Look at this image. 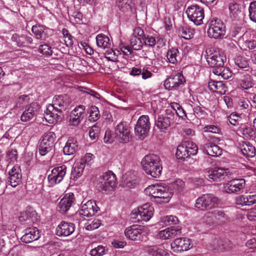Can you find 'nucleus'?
Wrapping results in <instances>:
<instances>
[{
    "label": "nucleus",
    "mask_w": 256,
    "mask_h": 256,
    "mask_svg": "<svg viewBox=\"0 0 256 256\" xmlns=\"http://www.w3.org/2000/svg\"><path fill=\"white\" fill-rule=\"evenodd\" d=\"M171 249L174 252L188 250L192 247V240L186 238H178L170 244Z\"/></svg>",
    "instance_id": "nucleus-18"
},
{
    "label": "nucleus",
    "mask_w": 256,
    "mask_h": 256,
    "mask_svg": "<svg viewBox=\"0 0 256 256\" xmlns=\"http://www.w3.org/2000/svg\"><path fill=\"white\" fill-rule=\"evenodd\" d=\"M246 186L244 179H234L224 185L223 190L228 194L242 192Z\"/></svg>",
    "instance_id": "nucleus-14"
},
{
    "label": "nucleus",
    "mask_w": 256,
    "mask_h": 256,
    "mask_svg": "<svg viewBox=\"0 0 256 256\" xmlns=\"http://www.w3.org/2000/svg\"><path fill=\"white\" fill-rule=\"evenodd\" d=\"M100 124L98 123L94 125L90 128L89 130V136L92 140H94L98 138V135L100 133Z\"/></svg>",
    "instance_id": "nucleus-52"
},
{
    "label": "nucleus",
    "mask_w": 256,
    "mask_h": 256,
    "mask_svg": "<svg viewBox=\"0 0 256 256\" xmlns=\"http://www.w3.org/2000/svg\"><path fill=\"white\" fill-rule=\"evenodd\" d=\"M175 117L174 112L170 109H167L164 114L158 116L155 122L156 126L158 129L164 131L170 126Z\"/></svg>",
    "instance_id": "nucleus-13"
},
{
    "label": "nucleus",
    "mask_w": 256,
    "mask_h": 256,
    "mask_svg": "<svg viewBox=\"0 0 256 256\" xmlns=\"http://www.w3.org/2000/svg\"><path fill=\"white\" fill-rule=\"evenodd\" d=\"M213 72L217 76H221L224 80H228L231 78L232 73L228 68L222 66H218L213 70Z\"/></svg>",
    "instance_id": "nucleus-42"
},
{
    "label": "nucleus",
    "mask_w": 256,
    "mask_h": 256,
    "mask_svg": "<svg viewBox=\"0 0 256 256\" xmlns=\"http://www.w3.org/2000/svg\"><path fill=\"white\" fill-rule=\"evenodd\" d=\"M120 10L124 12H132L134 4L132 0H117Z\"/></svg>",
    "instance_id": "nucleus-40"
},
{
    "label": "nucleus",
    "mask_w": 256,
    "mask_h": 256,
    "mask_svg": "<svg viewBox=\"0 0 256 256\" xmlns=\"http://www.w3.org/2000/svg\"><path fill=\"white\" fill-rule=\"evenodd\" d=\"M96 42L97 46L104 49L110 48L112 46L109 38L102 34L97 35Z\"/></svg>",
    "instance_id": "nucleus-38"
},
{
    "label": "nucleus",
    "mask_w": 256,
    "mask_h": 256,
    "mask_svg": "<svg viewBox=\"0 0 256 256\" xmlns=\"http://www.w3.org/2000/svg\"><path fill=\"white\" fill-rule=\"evenodd\" d=\"M8 180L12 187L16 186L21 182L22 174L20 166L16 164L8 172Z\"/></svg>",
    "instance_id": "nucleus-24"
},
{
    "label": "nucleus",
    "mask_w": 256,
    "mask_h": 256,
    "mask_svg": "<svg viewBox=\"0 0 256 256\" xmlns=\"http://www.w3.org/2000/svg\"><path fill=\"white\" fill-rule=\"evenodd\" d=\"M100 116L98 108L96 106L90 108V118L94 122L98 120Z\"/></svg>",
    "instance_id": "nucleus-57"
},
{
    "label": "nucleus",
    "mask_w": 256,
    "mask_h": 256,
    "mask_svg": "<svg viewBox=\"0 0 256 256\" xmlns=\"http://www.w3.org/2000/svg\"><path fill=\"white\" fill-rule=\"evenodd\" d=\"M168 62L172 64H176L180 60L179 50L178 48H172L169 49L166 54Z\"/></svg>",
    "instance_id": "nucleus-39"
},
{
    "label": "nucleus",
    "mask_w": 256,
    "mask_h": 256,
    "mask_svg": "<svg viewBox=\"0 0 256 256\" xmlns=\"http://www.w3.org/2000/svg\"><path fill=\"white\" fill-rule=\"evenodd\" d=\"M130 41L131 47L134 50H138L142 48V43L140 37L132 36Z\"/></svg>",
    "instance_id": "nucleus-54"
},
{
    "label": "nucleus",
    "mask_w": 256,
    "mask_h": 256,
    "mask_svg": "<svg viewBox=\"0 0 256 256\" xmlns=\"http://www.w3.org/2000/svg\"><path fill=\"white\" fill-rule=\"evenodd\" d=\"M179 33L180 36L184 38L189 40L193 37L194 30L190 26H185L180 28Z\"/></svg>",
    "instance_id": "nucleus-46"
},
{
    "label": "nucleus",
    "mask_w": 256,
    "mask_h": 256,
    "mask_svg": "<svg viewBox=\"0 0 256 256\" xmlns=\"http://www.w3.org/2000/svg\"><path fill=\"white\" fill-rule=\"evenodd\" d=\"M143 170L153 178H159L162 170L160 158L154 154L146 156L142 162Z\"/></svg>",
    "instance_id": "nucleus-3"
},
{
    "label": "nucleus",
    "mask_w": 256,
    "mask_h": 256,
    "mask_svg": "<svg viewBox=\"0 0 256 256\" xmlns=\"http://www.w3.org/2000/svg\"><path fill=\"white\" fill-rule=\"evenodd\" d=\"M220 128L214 125H208L204 128V132H210L214 134H218Z\"/></svg>",
    "instance_id": "nucleus-64"
},
{
    "label": "nucleus",
    "mask_w": 256,
    "mask_h": 256,
    "mask_svg": "<svg viewBox=\"0 0 256 256\" xmlns=\"http://www.w3.org/2000/svg\"><path fill=\"white\" fill-rule=\"evenodd\" d=\"M149 232L147 227L138 225H133L127 228L124 234L126 236L132 240H141Z\"/></svg>",
    "instance_id": "nucleus-8"
},
{
    "label": "nucleus",
    "mask_w": 256,
    "mask_h": 256,
    "mask_svg": "<svg viewBox=\"0 0 256 256\" xmlns=\"http://www.w3.org/2000/svg\"><path fill=\"white\" fill-rule=\"evenodd\" d=\"M40 238L38 229L36 228H27L24 230V234L22 236L21 240L25 243H30Z\"/></svg>",
    "instance_id": "nucleus-29"
},
{
    "label": "nucleus",
    "mask_w": 256,
    "mask_h": 256,
    "mask_svg": "<svg viewBox=\"0 0 256 256\" xmlns=\"http://www.w3.org/2000/svg\"><path fill=\"white\" fill-rule=\"evenodd\" d=\"M240 134H241L244 138H252L255 134V132L254 129L249 126H244L239 130Z\"/></svg>",
    "instance_id": "nucleus-48"
},
{
    "label": "nucleus",
    "mask_w": 256,
    "mask_h": 256,
    "mask_svg": "<svg viewBox=\"0 0 256 256\" xmlns=\"http://www.w3.org/2000/svg\"><path fill=\"white\" fill-rule=\"evenodd\" d=\"M55 139L56 136L53 132H48L46 134L43 136L39 146L40 154L44 156L50 152L54 146Z\"/></svg>",
    "instance_id": "nucleus-10"
},
{
    "label": "nucleus",
    "mask_w": 256,
    "mask_h": 256,
    "mask_svg": "<svg viewBox=\"0 0 256 256\" xmlns=\"http://www.w3.org/2000/svg\"><path fill=\"white\" fill-rule=\"evenodd\" d=\"M154 208L149 204H146L133 212L138 220L148 222L153 216Z\"/></svg>",
    "instance_id": "nucleus-15"
},
{
    "label": "nucleus",
    "mask_w": 256,
    "mask_h": 256,
    "mask_svg": "<svg viewBox=\"0 0 256 256\" xmlns=\"http://www.w3.org/2000/svg\"><path fill=\"white\" fill-rule=\"evenodd\" d=\"M242 47L246 50H256V39L254 38H248V34H244L242 36Z\"/></svg>",
    "instance_id": "nucleus-35"
},
{
    "label": "nucleus",
    "mask_w": 256,
    "mask_h": 256,
    "mask_svg": "<svg viewBox=\"0 0 256 256\" xmlns=\"http://www.w3.org/2000/svg\"><path fill=\"white\" fill-rule=\"evenodd\" d=\"M220 204V200L213 194L202 195L196 201L195 207L202 210H210L214 208Z\"/></svg>",
    "instance_id": "nucleus-4"
},
{
    "label": "nucleus",
    "mask_w": 256,
    "mask_h": 256,
    "mask_svg": "<svg viewBox=\"0 0 256 256\" xmlns=\"http://www.w3.org/2000/svg\"><path fill=\"white\" fill-rule=\"evenodd\" d=\"M123 186L132 188L138 183V178L136 172L129 171L125 173L122 176Z\"/></svg>",
    "instance_id": "nucleus-27"
},
{
    "label": "nucleus",
    "mask_w": 256,
    "mask_h": 256,
    "mask_svg": "<svg viewBox=\"0 0 256 256\" xmlns=\"http://www.w3.org/2000/svg\"><path fill=\"white\" fill-rule=\"evenodd\" d=\"M12 40L15 42L18 46H24V44H31L32 42V38L31 36L26 35L19 36L14 34L12 37Z\"/></svg>",
    "instance_id": "nucleus-36"
},
{
    "label": "nucleus",
    "mask_w": 256,
    "mask_h": 256,
    "mask_svg": "<svg viewBox=\"0 0 256 256\" xmlns=\"http://www.w3.org/2000/svg\"><path fill=\"white\" fill-rule=\"evenodd\" d=\"M78 150L76 140L72 138H68L63 148L64 153L66 155L74 154Z\"/></svg>",
    "instance_id": "nucleus-34"
},
{
    "label": "nucleus",
    "mask_w": 256,
    "mask_h": 256,
    "mask_svg": "<svg viewBox=\"0 0 256 256\" xmlns=\"http://www.w3.org/2000/svg\"><path fill=\"white\" fill-rule=\"evenodd\" d=\"M85 106L80 105L76 107L72 112L70 118V124L76 126L78 125L84 119V116Z\"/></svg>",
    "instance_id": "nucleus-22"
},
{
    "label": "nucleus",
    "mask_w": 256,
    "mask_h": 256,
    "mask_svg": "<svg viewBox=\"0 0 256 256\" xmlns=\"http://www.w3.org/2000/svg\"><path fill=\"white\" fill-rule=\"evenodd\" d=\"M216 248L220 252L229 250L232 248V244L228 239H219L216 241Z\"/></svg>",
    "instance_id": "nucleus-41"
},
{
    "label": "nucleus",
    "mask_w": 256,
    "mask_h": 256,
    "mask_svg": "<svg viewBox=\"0 0 256 256\" xmlns=\"http://www.w3.org/2000/svg\"><path fill=\"white\" fill-rule=\"evenodd\" d=\"M99 210L94 201L88 200L82 206L80 209L76 213V216L88 217L94 215Z\"/></svg>",
    "instance_id": "nucleus-17"
},
{
    "label": "nucleus",
    "mask_w": 256,
    "mask_h": 256,
    "mask_svg": "<svg viewBox=\"0 0 256 256\" xmlns=\"http://www.w3.org/2000/svg\"><path fill=\"white\" fill-rule=\"evenodd\" d=\"M208 87L210 90L219 94H224L227 90L226 86L221 81L211 80L208 82Z\"/></svg>",
    "instance_id": "nucleus-32"
},
{
    "label": "nucleus",
    "mask_w": 256,
    "mask_h": 256,
    "mask_svg": "<svg viewBox=\"0 0 256 256\" xmlns=\"http://www.w3.org/2000/svg\"><path fill=\"white\" fill-rule=\"evenodd\" d=\"M188 19L196 25H200L202 23L204 18L203 9L198 5H193L188 8L186 10Z\"/></svg>",
    "instance_id": "nucleus-12"
},
{
    "label": "nucleus",
    "mask_w": 256,
    "mask_h": 256,
    "mask_svg": "<svg viewBox=\"0 0 256 256\" xmlns=\"http://www.w3.org/2000/svg\"><path fill=\"white\" fill-rule=\"evenodd\" d=\"M204 148L208 154L212 156H218L222 154V149L218 146L212 143L206 144Z\"/></svg>",
    "instance_id": "nucleus-37"
},
{
    "label": "nucleus",
    "mask_w": 256,
    "mask_h": 256,
    "mask_svg": "<svg viewBox=\"0 0 256 256\" xmlns=\"http://www.w3.org/2000/svg\"><path fill=\"white\" fill-rule=\"evenodd\" d=\"M230 16L233 18L239 16L242 12L240 6L237 4H230L229 6Z\"/></svg>",
    "instance_id": "nucleus-53"
},
{
    "label": "nucleus",
    "mask_w": 256,
    "mask_h": 256,
    "mask_svg": "<svg viewBox=\"0 0 256 256\" xmlns=\"http://www.w3.org/2000/svg\"><path fill=\"white\" fill-rule=\"evenodd\" d=\"M193 114L196 117L198 118H204L206 115V112L200 106H197L193 108Z\"/></svg>",
    "instance_id": "nucleus-58"
},
{
    "label": "nucleus",
    "mask_w": 256,
    "mask_h": 256,
    "mask_svg": "<svg viewBox=\"0 0 256 256\" xmlns=\"http://www.w3.org/2000/svg\"><path fill=\"white\" fill-rule=\"evenodd\" d=\"M210 38L215 39L222 38L226 34V27L224 23L220 20L212 21L208 30Z\"/></svg>",
    "instance_id": "nucleus-11"
},
{
    "label": "nucleus",
    "mask_w": 256,
    "mask_h": 256,
    "mask_svg": "<svg viewBox=\"0 0 256 256\" xmlns=\"http://www.w3.org/2000/svg\"><path fill=\"white\" fill-rule=\"evenodd\" d=\"M202 224H200L199 231L206 232L216 222L214 216L212 212L206 213L202 218Z\"/></svg>",
    "instance_id": "nucleus-28"
},
{
    "label": "nucleus",
    "mask_w": 256,
    "mask_h": 256,
    "mask_svg": "<svg viewBox=\"0 0 256 256\" xmlns=\"http://www.w3.org/2000/svg\"><path fill=\"white\" fill-rule=\"evenodd\" d=\"M228 172V169L217 168L209 170L208 176L213 181L218 182L224 179Z\"/></svg>",
    "instance_id": "nucleus-30"
},
{
    "label": "nucleus",
    "mask_w": 256,
    "mask_h": 256,
    "mask_svg": "<svg viewBox=\"0 0 256 256\" xmlns=\"http://www.w3.org/2000/svg\"><path fill=\"white\" fill-rule=\"evenodd\" d=\"M39 51L43 54L48 56L52 55V52L51 47L46 44L41 45L39 48Z\"/></svg>",
    "instance_id": "nucleus-61"
},
{
    "label": "nucleus",
    "mask_w": 256,
    "mask_h": 256,
    "mask_svg": "<svg viewBox=\"0 0 256 256\" xmlns=\"http://www.w3.org/2000/svg\"><path fill=\"white\" fill-rule=\"evenodd\" d=\"M228 118L231 124L236 126L239 124L241 118L237 114L232 113L228 116Z\"/></svg>",
    "instance_id": "nucleus-59"
},
{
    "label": "nucleus",
    "mask_w": 256,
    "mask_h": 256,
    "mask_svg": "<svg viewBox=\"0 0 256 256\" xmlns=\"http://www.w3.org/2000/svg\"><path fill=\"white\" fill-rule=\"evenodd\" d=\"M248 11L250 19L254 22H256V1L250 3Z\"/></svg>",
    "instance_id": "nucleus-56"
},
{
    "label": "nucleus",
    "mask_w": 256,
    "mask_h": 256,
    "mask_svg": "<svg viewBox=\"0 0 256 256\" xmlns=\"http://www.w3.org/2000/svg\"><path fill=\"white\" fill-rule=\"evenodd\" d=\"M116 180L115 174L112 172L108 171L99 178L97 186L102 190H110L116 186Z\"/></svg>",
    "instance_id": "nucleus-7"
},
{
    "label": "nucleus",
    "mask_w": 256,
    "mask_h": 256,
    "mask_svg": "<svg viewBox=\"0 0 256 256\" xmlns=\"http://www.w3.org/2000/svg\"><path fill=\"white\" fill-rule=\"evenodd\" d=\"M74 200L72 193L66 194L58 205V210L62 212H66L72 206Z\"/></svg>",
    "instance_id": "nucleus-26"
},
{
    "label": "nucleus",
    "mask_w": 256,
    "mask_h": 256,
    "mask_svg": "<svg viewBox=\"0 0 256 256\" xmlns=\"http://www.w3.org/2000/svg\"><path fill=\"white\" fill-rule=\"evenodd\" d=\"M241 150L243 155L247 158H253L256 155V148L250 142L242 144Z\"/></svg>",
    "instance_id": "nucleus-44"
},
{
    "label": "nucleus",
    "mask_w": 256,
    "mask_h": 256,
    "mask_svg": "<svg viewBox=\"0 0 256 256\" xmlns=\"http://www.w3.org/2000/svg\"><path fill=\"white\" fill-rule=\"evenodd\" d=\"M40 106L38 102H33L27 106L25 110L23 112L20 116L22 121L27 122L36 116Z\"/></svg>",
    "instance_id": "nucleus-19"
},
{
    "label": "nucleus",
    "mask_w": 256,
    "mask_h": 256,
    "mask_svg": "<svg viewBox=\"0 0 256 256\" xmlns=\"http://www.w3.org/2000/svg\"><path fill=\"white\" fill-rule=\"evenodd\" d=\"M70 98L66 94L56 96L52 104H49L44 112V118L50 124H54L62 120V112L70 104Z\"/></svg>",
    "instance_id": "nucleus-2"
},
{
    "label": "nucleus",
    "mask_w": 256,
    "mask_h": 256,
    "mask_svg": "<svg viewBox=\"0 0 256 256\" xmlns=\"http://www.w3.org/2000/svg\"><path fill=\"white\" fill-rule=\"evenodd\" d=\"M142 39L144 44L149 47H154L156 44L158 47L164 44L162 39L159 38L156 40L154 37L151 36H144Z\"/></svg>",
    "instance_id": "nucleus-45"
},
{
    "label": "nucleus",
    "mask_w": 256,
    "mask_h": 256,
    "mask_svg": "<svg viewBox=\"0 0 256 256\" xmlns=\"http://www.w3.org/2000/svg\"><path fill=\"white\" fill-rule=\"evenodd\" d=\"M75 226L74 224L62 222L56 228V234L58 236H67L74 231Z\"/></svg>",
    "instance_id": "nucleus-25"
},
{
    "label": "nucleus",
    "mask_w": 256,
    "mask_h": 256,
    "mask_svg": "<svg viewBox=\"0 0 256 256\" xmlns=\"http://www.w3.org/2000/svg\"><path fill=\"white\" fill-rule=\"evenodd\" d=\"M198 148L192 142L185 141L182 142L177 148L176 155L180 160H184L190 155H194L198 152Z\"/></svg>",
    "instance_id": "nucleus-6"
},
{
    "label": "nucleus",
    "mask_w": 256,
    "mask_h": 256,
    "mask_svg": "<svg viewBox=\"0 0 256 256\" xmlns=\"http://www.w3.org/2000/svg\"><path fill=\"white\" fill-rule=\"evenodd\" d=\"M35 212H30L29 211H26L20 213V216H19V220L20 222H26L30 218L31 215H34Z\"/></svg>",
    "instance_id": "nucleus-62"
},
{
    "label": "nucleus",
    "mask_w": 256,
    "mask_h": 256,
    "mask_svg": "<svg viewBox=\"0 0 256 256\" xmlns=\"http://www.w3.org/2000/svg\"><path fill=\"white\" fill-rule=\"evenodd\" d=\"M84 162L83 160H78L73 165L71 172V176L74 179L78 178L80 177L85 168Z\"/></svg>",
    "instance_id": "nucleus-33"
},
{
    "label": "nucleus",
    "mask_w": 256,
    "mask_h": 256,
    "mask_svg": "<svg viewBox=\"0 0 256 256\" xmlns=\"http://www.w3.org/2000/svg\"><path fill=\"white\" fill-rule=\"evenodd\" d=\"M100 224L101 221L99 219L90 220L85 224V228L88 230H92L98 228Z\"/></svg>",
    "instance_id": "nucleus-55"
},
{
    "label": "nucleus",
    "mask_w": 256,
    "mask_h": 256,
    "mask_svg": "<svg viewBox=\"0 0 256 256\" xmlns=\"http://www.w3.org/2000/svg\"><path fill=\"white\" fill-rule=\"evenodd\" d=\"M108 252V249L104 246L100 245L92 248L90 251L91 256H102Z\"/></svg>",
    "instance_id": "nucleus-51"
},
{
    "label": "nucleus",
    "mask_w": 256,
    "mask_h": 256,
    "mask_svg": "<svg viewBox=\"0 0 256 256\" xmlns=\"http://www.w3.org/2000/svg\"><path fill=\"white\" fill-rule=\"evenodd\" d=\"M252 76L250 74L244 75L238 80V85L244 90H248L253 86Z\"/></svg>",
    "instance_id": "nucleus-43"
},
{
    "label": "nucleus",
    "mask_w": 256,
    "mask_h": 256,
    "mask_svg": "<svg viewBox=\"0 0 256 256\" xmlns=\"http://www.w3.org/2000/svg\"><path fill=\"white\" fill-rule=\"evenodd\" d=\"M205 56L208 64L216 68L224 66L226 61V56L223 52L218 48H212L206 51Z\"/></svg>",
    "instance_id": "nucleus-5"
},
{
    "label": "nucleus",
    "mask_w": 256,
    "mask_h": 256,
    "mask_svg": "<svg viewBox=\"0 0 256 256\" xmlns=\"http://www.w3.org/2000/svg\"><path fill=\"white\" fill-rule=\"evenodd\" d=\"M184 82V79L182 74L178 73L173 76L168 78L164 82V86L168 90H174L178 88Z\"/></svg>",
    "instance_id": "nucleus-21"
},
{
    "label": "nucleus",
    "mask_w": 256,
    "mask_h": 256,
    "mask_svg": "<svg viewBox=\"0 0 256 256\" xmlns=\"http://www.w3.org/2000/svg\"><path fill=\"white\" fill-rule=\"evenodd\" d=\"M17 151L15 150H9L6 154V158L10 162H14L17 159Z\"/></svg>",
    "instance_id": "nucleus-63"
},
{
    "label": "nucleus",
    "mask_w": 256,
    "mask_h": 256,
    "mask_svg": "<svg viewBox=\"0 0 256 256\" xmlns=\"http://www.w3.org/2000/svg\"><path fill=\"white\" fill-rule=\"evenodd\" d=\"M150 127V123L148 116H141L135 126L134 132L140 139H144L148 134Z\"/></svg>",
    "instance_id": "nucleus-9"
},
{
    "label": "nucleus",
    "mask_w": 256,
    "mask_h": 256,
    "mask_svg": "<svg viewBox=\"0 0 256 256\" xmlns=\"http://www.w3.org/2000/svg\"><path fill=\"white\" fill-rule=\"evenodd\" d=\"M180 233V228L170 227L160 230L158 234V237L162 240H168L174 238Z\"/></svg>",
    "instance_id": "nucleus-31"
},
{
    "label": "nucleus",
    "mask_w": 256,
    "mask_h": 256,
    "mask_svg": "<svg viewBox=\"0 0 256 256\" xmlns=\"http://www.w3.org/2000/svg\"><path fill=\"white\" fill-rule=\"evenodd\" d=\"M66 167L64 165L54 168L48 174V178L51 186L58 184L64 178L66 174Z\"/></svg>",
    "instance_id": "nucleus-16"
},
{
    "label": "nucleus",
    "mask_w": 256,
    "mask_h": 256,
    "mask_svg": "<svg viewBox=\"0 0 256 256\" xmlns=\"http://www.w3.org/2000/svg\"><path fill=\"white\" fill-rule=\"evenodd\" d=\"M32 30L36 39L42 40H46L51 32L50 29L40 24L33 26Z\"/></svg>",
    "instance_id": "nucleus-23"
},
{
    "label": "nucleus",
    "mask_w": 256,
    "mask_h": 256,
    "mask_svg": "<svg viewBox=\"0 0 256 256\" xmlns=\"http://www.w3.org/2000/svg\"><path fill=\"white\" fill-rule=\"evenodd\" d=\"M115 134L122 142L129 141L130 130L128 125L126 122H121L117 125L115 130Z\"/></svg>",
    "instance_id": "nucleus-20"
},
{
    "label": "nucleus",
    "mask_w": 256,
    "mask_h": 256,
    "mask_svg": "<svg viewBox=\"0 0 256 256\" xmlns=\"http://www.w3.org/2000/svg\"><path fill=\"white\" fill-rule=\"evenodd\" d=\"M238 106L240 110L246 112L250 107V102L246 99H240L238 102Z\"/></svg>",
    "instance_id": "nucleus-60"
},
{
    "label": "nucleus",
    "mask_w": 256,
    "mask_h": 256,
    "mask_svg": "<svg viewBox=\"0 0 256 256\" xmlns=\"http://www.w3.org/2000/svg\"><path fill=\"white\" fill-rule=\"evenodd\" d=\"M184 186V182L180 179H177L169 186L162 184L149 186L145 189V192L149 196L160 198L162 202H168L174 192H181Z\"/></svg>",
    "instance_id": "nucleus-1"
},
{
    "label": "nucleus",
    "mask_w": 256,
    "mask_h": 256,
    "mask_svg": "<svg viewBox=\"0 0 256 256\" xmlns=\"http://www.w3.org/2000/svg\"><path fill=\"white\" fill-rule=\"evenodd\" d=\"M160 222L163 224V225L166 226L176 224H178L179 220L177 217L174 216H166L161 218Z\"/></svg>",
    "instance_id": "nucleus-49"
},
{
    "label": "nucleus",
    "mask_w": 256,
    "mask_h": 256,
    "mask_svg": "<svg viewBox=\"0 0 256 256\" xmlns=\"http://www.w3.org/2000/svg\"><path fill=\"white\" fill-rule=\"evenodd\" d=\"M149 252L152 256H166L168 253L162 246H152L150 248Z\"/></svg>",
    "instance_id": "nucleus-47"
},
{
    "label": "nucleus",
    "mask_w": 256,
    "mask_h": 256,
    "mask_svg": "<svg viewBox=\"0 0 256 256\" xmlns=\"http://www.w3.org/2000/svg\"><path fill=\"white\" fill-rule=\"evenodd\" d=\"M234 63L239 68L243 69L248 68V62L245 57L238 56L234 58Z\"/></svg>",
    "instance_id": "nucleus-50"
}]
</instances>
